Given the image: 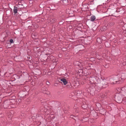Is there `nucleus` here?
I'll list each match as a JSON object with an SVG mask.
<instances>
[{"label": "nucleus", "mask_w": 126, "mask_h": 126, "mask_svg": "<svg viewBox=\"0 0 126 126\" xmlns=\"http://www.w3.org/2000/svg\"><path fill=\"white\" fill-rule=\"evenodd\" d=\"M77 108H78V107L77 105H75L74 107V109H76Z\"/></svg>", "instance_id": "dca6fc26"}, {"label": "nucleus", "mask_w": 126, "mask_h": 126, "mask_svg": "<svg viewBox=\"0 0 126 126\" xmlns=\"http://www.w3.org/2000/svg\"><path fill=\"white\" fill-rule=\"evenodd\" d=\"M122 92L126 93V86H125L121 88Z\"/></svg>", "instance_id": "ddd939ff"}, {"label": "nucleus", "mask_w": 126, "mask_h": 126, "mask_svg": "<svg viewBox=\"0 0 126 126\" xmlns=\"http://www.w3.org/2000/svg\"><path fill=\"white\" fill-rule=\"evenodd\" d=\"M23 6L22 4H18L17 6H15L14 7V9H13V12L15 15L17 13L18 11V9L20 7L19 6L20 5Z\"/></svg>", "instance_id": "20e7f679"}, {"label": "nucleus", "mask_w": 126, "mask_h": 126, "mask_svg": "<svg viewBox=\"0 0 126 126\" xmlns=\"http://www.w3.org/2000/svg\"><path fill=\"white\" fill-rule=\"evenodd\" d=\"M52 118V119H54V115H51L50 116Z\"/></svg>", "instance_id": "6ab92c4d"}, {"label": "nucleus", "mask_w": 126, "mask_h": 126, "mask_svg": "<svg viewBox=\"0 0 126 126\" xmlns=\"http://www.w3.org/2000/svg\"><path fill=\"white\" fill-rule=\"evenodd\" d=\"M66 13H68V11H66ZM69 14H70V13H69Z\"/></svg>", "instance_id": "4be33fe9"}, {"label": "nucleus", "mask_w": 126, "mask_h": 126, "mask_svg": "<svg viewBox=\"0 0 126 126\" xmlns=\"http://www.w3.org/2000/svg\"><path fill=\"white\" fill-rule=\"evenodd\" d=\"M84 103L85 104L83 103L81 104V107L83 109H86L87 108V104H85V103Z\"/></svg>", "instance_id": "9b49d317"}, {"label": "nucleus", "mask_w": 126, "mask_h": 126, "mask_svg": "<svg viewBox=\"0 0 126 126\" xmlns=\"http://www.w3.org/2000/svg\"><path fill=\"white\" fill-rule=\"evenodd\" d=\"M61 3H63L64 5H66L67 4L68 0H61Z\"/></svg>", "instance_id": "6e6552de"}, {"label": "nucleus", "mask_w": 126, "mask_h": 126, "mask_svg": "<svg viewBox=\"0 0 126 126\" xmlns=\"http://www.w3.org/2000/svg\"><path fill=\"white\" fill-rule=\"evenodd\" d=\"M47 89L46 87H44L42 88V91L44 93H46V91Z\"/></svg>", "instance_id": "f8f14e48"}, {"label": "nucleus", "mask_w": 126, "mask_h": 126, "mask_svg": "<svg viewBox=\"0 0 126 126\" xmlns=\"http://www.w3.org/2000/svg\"><path fill=\"white\" fill-rule=\"evenodd\" d=\"M46 84L48 85H49L50 84V83L48 81H47L46 82Z\"/></svg>", "instance_id": "a211bd4d"}, {"label": "nucleus", "mask_w": 126, "mask_h": 126, "mask_svg": "<svg viewBox=\"0 0 126 126\" xmlns=\"http://www.w3.org/2000/svg\"><path fill=\"white\" fill-rule=\"evenodd\" d=\"M95 80L96 79L94 77H91L89 78V81L90 84H94L96 86L97 83L95 82Z\"/></svg>", "instance_id": "7ed1b4c3"}, {"label": "nucleus", "mask_w": 126, "mask_h": 126, "mask_svg": "<svg viewBox=\"0 0 126 126\" xmlns=\"http://www.w3.org/2000/svg\"><path fill=\"white\" fill-rule=\"evenodd\" d=\"M53 20H54V21H56L55 20V18H54L53 19Z\"/></svg>", "instance_id": "5701e85b"}, {"label": "nucleus", "mask_w": 126, "mask_h": 126, "mask_svg": "<svg viewBox=\"0 0 126 126\" xmlns=\"http://www.w3.org/2000/svg\"><path fill=\"white\" fill-rule=\"evenodd\" d=\"M74 110L75 111V112H76L77 113H78L79 111L78 108H77L76 109H74Z\"/></svg>", "instance_id": "2eb2a0df"}, {"label": "nucleus", "mask_w": 126, "mask_h": 126, "mask_svg": "<svg viewBox=\"0 0 126 126\" xmlns=\"http://www.w3.org/2000/svg\"><path fill=\"white\" fill-rule=\"evenodd\" d=\"M10 42L11 43H14V42H13V40L12 39H11L10 40Z\"/></svg>", "instance_id": "f3484780"}, {"label": "nucleus", "mask_w": 126, "mask_h": 126, "mask_svg": "<svg viewBox=\"0 0 126 126\" xmlns=\"http://www.w3.org/2000/svg\"><path fill=\"white\" fill-rule=\"evenodd\" d=\"M88 4H82V7L81 8L82 10L83 11H85L87 10V9H88L87 6Z\"/></svg>", "instance_id": "423d86ee"}, {"label": "nucleus", "mask_w": 126, "mask_h": 126, "mask_svg": "<svg viewBox=\"0 0 126 126\" xmlns=\"http://www.w3.org/2000/svg\"><path fill=\"white\" fill-rule=\"evenodd\" d=\"M60 80L63 82L64 85L68 83L67 81L66 80V79L64 78L60 79Z\"/></svg>", "instance_id": "0eeeda50"}, {"label": "nucleus", "mask_w": 126, "mask_h": 126, "mask_svg": "<svg viewBox=\"0 0 126 126\" xmlns=\"http://www.w3.org/2000/svg\"><path fill=\"white\" fill-rule=\"evenodd\" d=\"M77 62H78V61Z\"/></svg>", "instance_id": "a878e982"}, {"label": "nucleus", "mask_w": 126, "mask_h": 126, "mask_svg": "<svg viewBox=\"0 0 126 126\" xmlns=\"http://www.w3.org/2000/svg\"><path fill=\"white\" fill-rule=\"evenodd\" d=\"M9 102L8 100H6L4 102V107L5 108H7L9 105Z\"/></svg>", "instance_id": "39448f33"}, {"label": "nucleus", "mask_w": 126, "mask_h": 126, "mask_svg": "<svg viewBox=\"0 0 126 126\" xmlns=\"http://www.w3.org/2000/svg\"><path fill=\"white\" fill-rule=\"evenodd\" d=\"M78 115H76V116H78Z\"/></svg>", "instance_id": "b1692460"}, {"label": "nucleus", "mask_w": 126, "mask_h": 126, "mask_svg": "<svg viewBox=\"0 0 126 126\" xmlns=\"http://www.w3.org/2000/svg\"><path fill=\"white\" fill-rule=\"evenodd\" d=\"M90 20L91 21H94L96 19V17L94 15L92 16L90 18Z\"/></svg>", "instance_id": "1a4fd4ad"}, {"label": "nucleus", "mask_w": 126, "mask_h": 126, "mask_svg": "<svg viewBox=\"0 0 126 126\" xmlns=\"http://www.w3.org/2000/svg\"><path fill=\"white\" fill-rule=\"evenodd\" d=\"M30 0V1H31V0H32H32Z\"/></svg>", "instance_id": "393cba45"}, {"label": "nucleus", "mask_w": 126, "mask_h": 126, "mask_svg": "<svg viewBox=\"0 0 126 126\" xmlns=\"http://www.w3.org/2000/svg\"><path fill=\"white\" fill-rule=\"evenodd\" d=\"M120 79H119L117 76H115L113 77V82L112 83L114 84H119L121 83L120 80H119Z\"/></svg>", "instance_id": "f03ea898"}, {"label": "nucleus", "mask_w": 126, "mask_h": 126, "mask_svg": "<svg viewBox=\"0 0 126 126\" xmlns=\"http://www.w3.org/2000/svg\"><path fill=\"white\" fill-rule=\"evenodd\" d=\"M114 24V23L112 21L109 22L107 26L109 27H111L113 26Z\"/></svg>", "instance_id": "9d476101"}, {"label": "nucleus", "mask_w": 126, "mask_h": 126, "mask_svg": "<svg viewBox=\"0 0 126 126\" xmlns=\"http://www.w3.org/2000/svg\"><path fill=\"white\" fill-rule=\"evenodd\" d=\"M125 100V101H126V98H123L122 99V101H124Z\"/></svg>", "instance_id": "aec40b11"}, {"label": "nucleus", "mask_w": 126, "mask_h": 126, "mask_svg": "<svg viewBox=\"0 0 126 126\" xmlns=\"http://www.w3.org/2000/svg\"><path fill=\"white\" fill-rule=\"evenodd\" d=\"M77 95L78 96H79L82 94V92L81 91H79L77 92Z\"/></svg>", "instance_id": "4468645a"}, {"label": "nucleus", "mask_w": 126, "mask_h": 126, "mask_svg": "<svg viewBox=\"0 0 126 126\" xmlns=\"http://www.w3.org/2000/svg\"><path fill=\"white\" fill-rule=\"evenodd\" d=\"M116 101L118 103H121L122 101L123 97L122 95H119L115 97Z\"/></svg>", "instance_id": "f257e3e1"}, {"label": "nucleus", "mask_w": 126, "mask_h": 126, "mask_svg": "<svg viewBox=\"0 0 126 126\" xmlns=\"http://www.w3.org/2000/svg\"><path fill=\"white\" fill-rule=\"evenodd\" d=\"M73 117H75V116L72 115H71V116L70 117L73 118V119H74V118Z\"/></svg>", "instance_id": "412c9836"}]
</instances>
